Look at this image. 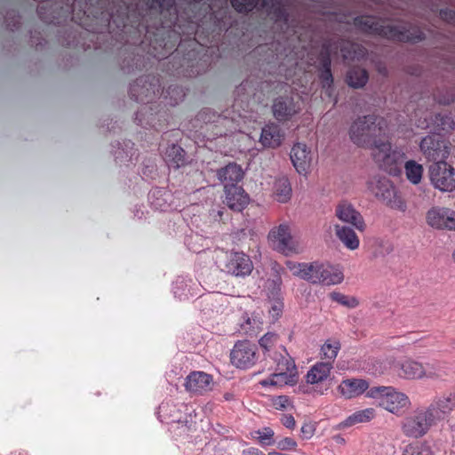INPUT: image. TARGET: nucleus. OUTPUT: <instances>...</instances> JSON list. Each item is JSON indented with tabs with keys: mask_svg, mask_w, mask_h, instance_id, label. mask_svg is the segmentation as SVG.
<instances>
[{
	"mask_svg": "<svg viewBox=\"0 0 455 455\" xmlns=\"http://www.w3.org/2000/svg\"><path fill=\"white\" fill-rule=\"evenodd\" d=\"M455 408V397L441 396L427 406L417 407L402 421L401 430L409 437L419 439L425 436L439 421Z\"/></svg>",
	"mask_w": 455,
	"mask_h": 455,
	"instance_id": "1",
	"label": "nucleus"
},
{
	"mask_svg": "<svg viewBox=\"0 0 455 455\" xmlns=\"http://www.w3.org/2000/svg\"><path fill=\"white\" fill-rule=\"evenodd\" d=\"M387 130V121L380 116L368 115L355 120L348 131L349 139L361 148L369 149L374 140H379Z\"/></svg>",
	"mask_w": 455,
	"mask_h": 455,
	"instance_id": "2",
	"label": "nucleus"
},
{
	"mask_svg": "<svg viewBox=\"0 0 455 455\" xmlns=\"http://www.w3.org/2000/svg\"><path fill=\"white\" fill-rule=\"evenodd\" d=\"M370 154L374 163L391 175H396L401 171V165L407 156L400 147H393L389 140L383 138L374 140L369 146Z\"/></svg>",
	"mask_w": 455,
	"mask_h": 455,
	"instance_id": "3",
	"label": "nucleus"
},
{
	"mask_svg": "<svg viewBox=\"0 0 455 455\" xmlns=\"http://www.w3.org/2000/svg\"><path fill=\"white\" fill-rule=\"evenodd\" d=\"M368 185L371 192L387 206L402 212L406 211V203L397 194L395 188L388 179L374 177L369 181Z\"/></svg>",
	"mask_w": 455,
	"mask_h": 455,
	"instance_id": "4",
	"label": "nucleus"
},
{
	"mask_svg": "<svg viewBox=\"0 0 455 455\" xmlns=\"http://www.w3.org/2000/svg\"><path fill=\"white\" fill-rule=\"evenodd\" d=\"M419 149L428 161L445 162L450 155V143L440 134H430L419 142Z\"/></svg>",
	"mask_w": 455,
	"mask_h": 455,
	"instance_id": "5",
	"label": "nucleus"
},
{
	"mask_svg": "<svg viewBox=\"0 0 455 455\" xmlns=\"http://www.w3.org/2000/svg\"><path fill=\"white\" fill-rule=\"evenodd\" d=\"M432 185L442 192L455 189V169L446 162L435 163L429 169Z\"/></svg>",
	"mask_w": 455,
	"mask_h": 455,
	"instance_id": "6",
	"label": "nucleus"
},
{
	"mask_svg": "<svg viewBox=\"0 0 455 455\" xmlns=\"http://www.w3.org/2000/svg\"><path fill=\"white\" fill-rule=\"evenodd\" d=\"M386 391L379 407L396 416H400L403 411L410 408L411 402L405 393L391 386H388Z\"/></svg>",
	"mask_w": 455,
	"mask_h": 455,
	"instance_id": "7",
	"label": "nucleus"
},
{
	"mask_svg": "<svg viewBox=\"0 0 455 455\" xmlns=\"http://www.w3.org/2000/svg\"><path fill=\"white\" fill-rule=\"evenodd\" d=\"M230 360L236 368H250L256 362L255 345L248 340L236 342L231 350Z\"/></svg>",
	"mask_w": 455,
	"mask_h": 455,
	"instance_id": "8",
	"label": "nucleus"
},
{
	"mask_svg": "<svg viewBox=\"0 0 455 455\" xmlns=\"http://www.w3.org/2000/svg\"><path fill=\"white\" fill-rule=\"evenodd\" d=\"M280 360L276 361L278 372L274 373V379L278 386L291 385L295 382L296 365L292 357L288 354L285 347H279Z\"/></svg>",
	"mask_w": 455,
	"mask_h": 455,
	"instance_id": "9",
	"label": "nucleus"
},
{
	"mask_svg": "<svg viewBox=\"0 0 455 455\" xmlns=\"http://www.w3.org/2000/svg\"><path fill=\"white\" fill-rule=\"evenodd\" d=\"M268 240L275 250L285 255L297 251L289 227L285 224L273 228L268 234Z\"/></svg>",
	"mask_w": 455,
	"mask_h": 455,
	"instance_id": "10",
	"label": "nucleus"
},
{
	"mask_svg": "<svg viewBox=\"0 0 455 455\" xmlns=\"http://www.w3.org/2000/svg\"><path fill=\"white\" fill-rule=\"evenodd\" d=\"M395 371L399 378L409 381L424 379V363L411 357H404L395 363Z\"/></svg>",
	"mask_w": 455,
	"mask_h": 455,
	"instance_id": "11",
	"label": "nucleus"
},
{
	"mask_svg": "<svg viewBox=\"0 0 455 455\" xmlns=\"http://www.w3.org/2000/svg\"><path fill=\"white\" fill-rule=\"evenodd\" d=\"M336 216L343 223L353 227L354 228L363 231L365 224L361 213L347 202H341L337 205Z\"/></svg>",
	"mask_w": 455,
	"mask_h": 455,
	"instance_id": "12",
	"label": "nucleus"
},
{
	"mask_svg": "<svg viewBox=\"0 0 455 455\" xmlns=\"http://www.w3.org/2000/svg\"><path fill=\"white\" fill-rule=\"evenodd\" d=\"M272 109L275 118L280 122H284L299 114L301 108L293 99L285 97L276 99L273 103Z\"/></svg>",
	"mask_w": 455,
	"mask_h": 455,
	"instance_id": "13",
	"label": "nucleus"
},
{
	"mask_svg": "<svg viewBox=\"0 0 455 455\" xmlns=\"http://www.w3.org/2000/svg\"><path fill=\"white\" fill-rule=\"evenodd\" d=\"M249 201V196L242 187L225 186V202L231 210L241 212Z\"/></svg>",
	"mask_w": 455,
	"mask_h": 455,
	"instance_id": "14",
	"label": "nucleus"
},
{
	"mask_svg": "<svg viewBox=\"0 0 455 455\" xmlns=\"http://www.w3.org/2000/svg\"><path fill=\"white\" fill-rule=\"evenodd\" d=\"M212 378L211 375L196 371L189 374L185 382L188 391L193 394H203L212 389Z\"/></svg>",
	"mask_w": 455,
	"mask_h": 455,
	"instance_id": "15",
	"label": "nucleus"
},
{
	"mask_svg": "<svg viewBox=\"0 0 455 455\" xmlns=\"http://www.w3.org/2000/svg\"><path fill=\"white\" fill-rule=\"evenodd\" d=\"M227 270L235 276H245L251 274L252 263L247 255L235 252L227 264Z\"/></svg>",
	"mask_w": 455,
	"mask_h": 455,
	"instance_id": "16",
	"label": "nucleus"
},
{
	"mask_svg": "<svg viewBox=\"0 0 455 455\" xmlns=\"http://www.w3.org/2000/svg\"><path fill=\"white\" fill-rule=\"evenodd\" d=\"M291 160L299 173L305 174L311 163L310 151L306 144L297 143L291 151Z\"/></svg>",
	"mask_w": 455,
	"mask_h": 455,
	"instance_id": "17",
	"label": "nucleus"
},
{
	"mask_svg": "<svg viewBox=\"0 0 455 455\" xmlns=\"http://www.w3.org/2000/svg\"><path fill=\"white\" fill-rule=\"evenodd\" d=\"M259 347L266 357L272 359L274 362L280 360V348L283 347L280 344V337L274 331H269L264 334L259 339Z\"/></svg>",
	"mask_w": 455,
	"mask_h": 455,
	"instance_id": "18",
	"label": "nucleus"
},
{
	"mask_svg": "<svg viewBox=\"0 0 455 455\" xmlns=\"http://www.w3.org/2000/svg\"><path fill=\"white\" fill-rule=\"evenodd\" d=\"M369 387V383L362 379H349L341 381L338 387L339 393L345 398L350 399L363 394Z\"/></svg>",
	"mask_w": 455,
	"mask_h": 455,
	"instance_id": "19",
	"label": "nucleus"
},
{
	"mask_svg": "<svg viewBox=\"0 0 455 455\" xmlns=\"http://www.w3.org/2000/svg\"><path fill=\"white\" fill-rule=\"evenodd\" d=\"M333 367L330 363L317 362L307 371L305 379L309 385H317L326 381L332 371Z\"/></svg>",
	"mask_w": 455,
	"mask_h": 455,
	"instance_id": "20",
	"label": "nucleus"
},
{
	"mask_svg": "<svg viewBox=\"0 0 455 455\" xmlns=\"http://www.w3.org/2000/svg\"><path fill=\"white\" fill-rule=\"evenodd\" d=\"M425 374L424 379L443 380L451 372L450 365L447 362L433 360L424 363Z\"/></svg>",
	"mask_w": 455,
	"mask_h": 455,
	"instance_id": "21",
	"label": "nucleus"
},
{
	"mask_svg": "<svg viewBox=\"0 0 455 455\" xmlns=\"http://www.w3.org/2000/svg\"><path fill=\"white\" fill-rule=\"evenodd\" d=\"M217 177L225 186L237 185L243 178V171L238 164H229L218 170Z\"/></svg>",
	"mask_w": 455,
	"mask_h": 455,
	"instance_id": "22",
	"label": "nucleus"
},
{
	"mask_svg": "<svg viewBox=\"0 0 455 455\" xmlns=\"http://www.w3.org/2000/svg\"><path fill=\"white\" fill-rule=\"evenodd\" d=\"M341 343L339 339L329 338L324 340L319 349L321 362L330 363L333 367V363L340 351Z\"/></svg>",
	"mask_w": 455,
	"mask_h": 455,
	"instance_id": "23",
	"label": "nucleus"
},
{
	"mask_svg": "<svg viewBox=\"0 0 455 455\" xmlns=\"http://www.w3.org/2000/svg\"><path fill=\"white\" fill-rule=\"evenodd\" d=\"M283 139V133L280 127L275 124H270L262 129L259 140L265 147L277 148L281 145Z\"/></svg>",
	"mask_w": 455,
	"mask_h": 455,
	"instance_id": "24",
	"label": "nucleus"
},
{
	"mask_svg": "<svg viewBox=\"0 0 455 455\" xmlns=\"http://www.w3.org/2000/svg\"><path fill=\"white\" fill-rule=\"evenodd\" d=\"M334 228L337 237L347 249L354 251L359 247V238L353 227L335 225Z\"/></svg>",
	"mask_w": 455,
	"mask_h": 455,
	"instance_id": "25",
	"label": "nucleus"
},
{
	"mask_svg": "<svg viewBox=\"0 0 455 455\" xmlns=\"http://www.w3.org/2000/svg\"><path fill=\"white\" fill-rule=\"evenodd\" d=\"M344 279L342 271L333 266L322 263L320 283L323 285H334L340 283Z\"/></svg>",
	"mask_w": 455,
	"mask_h": 455,
	"instance_id": "26",
	"label": "nucleus"
},
{
	"mask_svg": "<svg viewBox=\"0 0 455 455\" xmlns=\"http://www.w3.org/2000/svg\"><path fill=\"white\" fill-rule=\"evenodd\" d=\"M273 195L282 204L287 203L291 197V187L286 177H279L274 182Z\"/></svg>",
	"mask_w": 455,
	"mask_h": 455,
	"instance_id": "27",
	"label": "nucleus"
},
{
	"mask_svg": "<svg viewBox=\"0 0 455 455\" xmlns=\"http://www.w3.org/2000/svg\"><path fill=\"white\" fill-rule=\"evenodd\" d=\"M448 212L449 208L446 207H432L427 212V223L433 228L443 229Z\"/></svg>",
	"mask_w": 455,
	"mask_h": 455,
	"instance_id": "28",
	"label": "nucleus"
},
{
	"mask_svg": "<svg viewBox=\"0 0 455 455\" xmlns=\"http://www.w3.org/2000/svg\"><path fill=\"white\" fill-rule=\"evenodd\" d=\"M376 416V411L373 408H366L357 411L348 416L341 425L343 427H351L356 424L367 423L373 419Z\"/></svg>",
	"mask_w": 455,
	"mask_h": 455,
	"instance_id": "29",
	"label": "nucleus"
},
{
	"mask_svg": "<svg viewBox=\"0 0 455 455\" xmlns=\"http://www.w3.org/2000/svg\"><path fill=\"white\" fill-rule=\"evenodd\" d=\"M403 164L406 179L413 185L419 184L423 176V166L414 160H405Z\"/></svg>",
	"mask_w": 455,
	"mask_h": 455,
	"instance_id": "30",
	"label": "nucleus"
},
{
	"mask_svg": "<svg viewBox=\"0 0 455 455\" xmlns=\"http://www.w3.org/2000/svg\"><path fill=\"white\" fill-rule=\"evenodd\" d=\"M263 319L259 314L252 313L251 315H245L242 327L247 332L257 333L262 330Z\"/></svg>",
	"mask_w": 455,
	"mask_h": 455,
	"instance_id": "31",
	"label": "nucleus"
},
{
	"mask_svg": "<svg viewBox=\"0 0 455 455\" xmlns=\"http://www.w3.org/2000/svg\"><path fill=\"white\" fill-rule=\"evenodd\" d=\"M368 80L367 73L364 69L355 68L350 70L347 76V81L349 86L354 88L363 87Z\"/></svg>",
	"mask_w": 455,
	"mask_h": 455,
	"instance_id": "32",
	"label": "nucleus"
},
{
	"mask_svg": "<svg viewBox=\"0 0 455 455\" xmlns=\"http://www.w3.org/2000/svg\"><path fill=\"white\" fill-rule=\"evenodd\" d=\"M322 263L311 262L306 263L304 279L313 284L320 283Z\"/></svg>",
	"mask_w": 455,
	"mask_h": 455,
	"instance_id": "33",
	"label": "nucleus"
},
{
	"mask_svg": "<svg viewBox=\"0 0 455 455\" xmlns=\"http://www.w3.org/2000/svg\"><path fill=\"white\" fill-rule=\"evenodd\" d=\"M387 31H385L384 34L387 37H390L392 39H396L400 41H418L421 40L423 37L421 35H418L413 36L412 35H409L408 31H403L399 29L398 28L395 27H387Z\"/></svg>",
	"mask_w": 455,
	"mask_h": 455,
	"instance_id": "34",
	"label": "nucleus"
},
{
	"mask_svg": "<svg viewBox=\"0 0 455 455\" xmlns=\"http://www.w3.org/2000/svg\"><path fill=\"white\" fill-rule=\"evenodd\" d=\"M403 455H434L431 448L425 443H418L406 446Z\"/></svg>",
	"mask_w": 455,
	"mask_h": 455,
	"instance_id": "35",
	"label": "nucleus"
},
{
	"mask_svg": "<svg viewBox=\"0 0 455 455\" xmlns=\"http://www.w3.org/2000/svg\"><path fill=\"white\" fill-rule=\"evenodd\" d=\"M254 437L261 443L265 445H271L274 443V431L268 427L256 430L254 432Z\"/></svg>",
	"mask_w": 455,
	"mask_h": 455,
	"instance_id": "36",
	"label": "nucleus"
},
{
	"mask_svg": "<svg viewBox=\"0 0 455 455\" xmlns=\"http://www.w3.org/2000/svg\"><path fill=\"white\" fill-rule=\"evenodd\" d=\"M331 298L348 308H355L359 305V300L355 297H347L339 292H332Z\"/></svg>",
	"mask_w": 455,
	"mask_h": 455,
	"instance_id": "37",
	"label": "nucleus"
},
{
	"mask_svg": "<svg viewBox=\"0 0 455 455\" xmlns=\"http://www.w3.org/2000/svg\"><path fill=\"white\" fill-rule=\"evenodd\" d=\"M316 431V423L312 421H305L300 427V437L303 440H310L313 438Z\"/></svg>",
	"mask_w": 455,
	"mask_h": 455,
	"instance_id": "38",
	"label": "nucleus"
},
{
	"mask_svg": "<svg viewBox=\"0 0 455 455\" xmlns=\"http://www.w3.org/2000/svg\"><path fill=\"white\" fill-rule=\"evenodd\" d=\"M258 0H231L233 7L239 12L252 10Z\"/></svg>",
	"mask_w": 455,
	"mask_h": 455,
	"instance_id": "39",
	"label": "nucleus"
},
{
	"mask_svg": "<svg viewBox=\"0 0 455 455\" xmlns=\"http://www.w3.org/2000/svg\"><path fill=\"white\" fill-rule=\"evenodd\" d=\"M272 404L275 410H288L292 409L293 404L289 397L285 395H279L272 400Z\"/></svg>",
	"mask_w": 455,
	"mask_h": 455,
	"instance_id": "40",
	"label": "nucleus"
},
{
	"mask_svg": "<svg viewBox=\"0 0 455 455\" xmlns=\"http://www.w3.org/2000/svg\"><path fill=\"white\" fill-rule=\"evenodd\" d=\"M171 155H175V158L172 159L173 165L175 168H179L184 164V150L180 147L172 145V148H170L169 156Z\"/></svg>",
	"mask_w": 455,
	"mask_h": 455,
	"instance_id": "41",
	"label": "nucleus"
},
{
	"mask_svg": "<svg viewBox=\"0 0 455 455\" xmlns=\"http://www.w3.org/2000/svg\"><path fill=\"white\" fill-rule=\"evenodd\" d=\"M285 264L293 275L304 279L306 263H298L287 260Z\"/></svg>",
	"mask_w": 455,
	"mask_h": 455,
	"instance_id": "42",
	"label": "nucleus"
},
{
	"mask_svg": "<svg viewBox=\"0 0 455 455\" xmlns=\"http://www.w3.org/2000/svg\"><path fill=\"white\" fill-rule=\"evenodd\" d=\"M173 3L174 0H147L149 9H158L159 11L172 7Z\"/></svg>",
	"mask_w": 455,
	"mask_h": 455,
	"instance_id": "43",
	"label": "nucleus"
},
{
	"mask_svg": "<svg viewBox=\"0 0 455 455\" xmlns=\"http://www.w3.org/2000/svg\"><path fill=\"white\" fill-rule=\"evenodd\" d=\"M330 64L331 62L329 59H327V60L323 64L324 70L323 71L321 77L324 87H330L332 83V75L331 73Z\"/></svg>",
	"mask_w": 455,
	"mask_h": 455,
	"instance_id": "44",
	"label": "nucleus"
},
{
	"mask_svg": "<svg viewBox=\"0 0 455 455\" xmlns=\"http://www.w3.org/2000/svg\"><path fill=\"white\" fill-rule=\"evenodd\" d=\"M387 387H388V386L387 387L381 386V387H374L367 393V396L370 398L377 399L379 401V405L380 401L382 400V395H384L387 393L386 390L387 389Z\"/></svg>",
	"mask_w": 455,
	"mask_h": 455,
	"instance_id": "45",
	"label": "nucleus"
},
{
	"mask_svg": "<svg viewBox=\"0 0 455 455\" xmlns=\"http://www.w3.org/2000/svg\"><path fill=\"white\" fill-rule=\"evenodd\" d=\"M443 229L455 230V211L449 209Z\"/></svg>",
	"mask_w": 455,
	"mask_h": 455,
	"instance_id": "46",
	"label": "nucleus"
},
{
	"mask_svg": "<svg viewBox=\"0 0 455 455\" xmlns=\"http://www.w3.org/2000/svg\"><path fill=\"white\" fill-rule=\"evenodd\" d=\"M283 311V303L280 301H276L269 309V314L273 318V321L275 322L281 315Z\"/></svg>",
	"mask_w": 455,
	"mask_h": 455,
	"instance_id": "47",
	"label": "nucleus"
},
{
	"mask_svg": "<svg viewBox=\"0 0 455 455\" xmlns=\"http://www.w3.org/2000/svg\"><path fill=\"white\" fill-rule=\"evenodd\" d=\"M440 121L441 123L439 125L443 131H450L455 128V123L453 119L449 116H443Z\"/></svg>",
	"mask_w": 455,
	"mask_h": 455,
	"instance_id": "48",
	"label": "nucleus"
},
{
	"mask_svg": "<svg viewBox=\"0 0 455 455\" xmlns=\"http://www.w3.org/2000/svg\"><path fill=\"white\" fill-rule=\"evenodd\" d=\"M282 424L289 428V429H294L296 426V421L294 417L291 414H283L280 419Z\"/></svg>",
	"mask_w": 455,
	"mask_h": 455,
	"instance_id": "49",
	"label": "nucleus"
},
{
	"mask_svg": "<svg viewBox=\"0 0 455 455\" xmlns=\"http://www.w3.org/2000/svg\"><path fill=\"white\" fill-rule=\"evenodd\" d=\"M279 445L283 450H292L297 447V443L292 438L286 437L281 441Z\"/></svg>",
	"mask_w": 455,
	"mask_h": 455,
	"instance_id": "50",
	"label": "nucleus"
},
{
	"mask_svg": "<svg viewBox=\"0 0 455 455\" xmlns=\"http://www.w3.org/2000/svg\"><path fill=\"white\" fill-rule=\"evenodd\" d=\"M274 269L275 271V278L272 281V283H274L275 287L279 288L282 283L280 271L283 269L276 265L274 267Z\"/></svg>",
	"mask_w": 455,
	"mask_h": 455,
	"instance_id": "51",
	"label": "nucleus"
},
{
	"mask_svg": "<svg viewBox=\"0 0 455 455\" xmlns=\"http://www.w3.org/2000/svg\"><path fill=\"white\" fill-rule=\"evenodd\" d=\"M260 385L262 387L278 386L277 380L274 379V374H272L268 379L260 381Z\"/></svg>",
	"mask_w": 455,
	"mask_h": 455,
	"instance_id": "52",
	"label": "nucleus"
},
{
	"mask_svg": "<svg viewBox=\"0 0 455 455\" xmlns=\"http://www.w3.org/2000/svg\"><path fill=\"white\" fill-rule=\"evenodd\" d=\"M242 455H265L257 448H248L242 452Z\"/></svg>",
	"mask_w": 455,
	"mask_h": 455,
	"instance_id": "53",
	"label": "nucleus"
},
{
	"mask_svg": "<svg viewBox=\"0 0 455 455\" xmlns=\"http://www.w3.org/2000/svg\"><path fill=\"white\" fill-rule=\"evenodd\" d=\"M373 24H374V23H373V21L371 20V19H370V18H366V19H365V21L363 22L364 29H365V30H368V29H369V30H371V29H374V30H375L376 28H373Z\"/></svg>",
	"mask_w": 455,
	"mask_h": 455,
	"instance_id": "54",
	"label": "nucleus"
},
{
	"mask_svg": "<svg viewBox=\"0 0 455 455\" xmlns=\"http://www.w3.org/2000/svg\"><path fill=\"white\" fill-rule=\"evenodd\" d=\"M334 440L336 441L337 443H339V444L345 443V439L339 435L334 436Z\"/></svg>",
	"mask_w": 455,
	"mask_h": 455,
	"instance_id": "55",
	"label": "nucleus"
},
{
	"mask_svg": "<svg viewBox=\"0 0 455 455\" xmlns=\"http://www.w3.org/2000/svg\"><path fill=\"white\" fill-rule=\"evenodd\" d=\"M268 455H283L282 453L276 452V451H271L268 453Z\"/></svg>",
	"mask_w": 455,
	"mask_h": 455,
	"instance_id": "56",
	"label": "nucleus"
},
{
	"mask_svg": "<svg viewBox=\"0 0 455 455\" xmlns=\"http://www.w3.org/2000/svg\"><path fill=\"white\" fill-rule=\"evenodd\" d=\"M225 397H226L227 400L230 399V395H226Z\"/></svg>",
	"mask_w": 455,
	"mask_h": 455,
	"instance_id": "57",
	"label": "nucleus"
},
{
	"mask_svg": "<svg viewBox=\"0 0 455 455\" xmlns=\"http://www.w3.org/2000/svg\"><path fill=\"white\" fill-rule=\"evenodd\" d=\"M452 256H453V259H454V260H455V251H453Z\"/></svg>",
	"mask_w": 455,
	"mask_h": 455,
	"instance_id": "58",
	"label": "nucleus"
}]
</instances>
